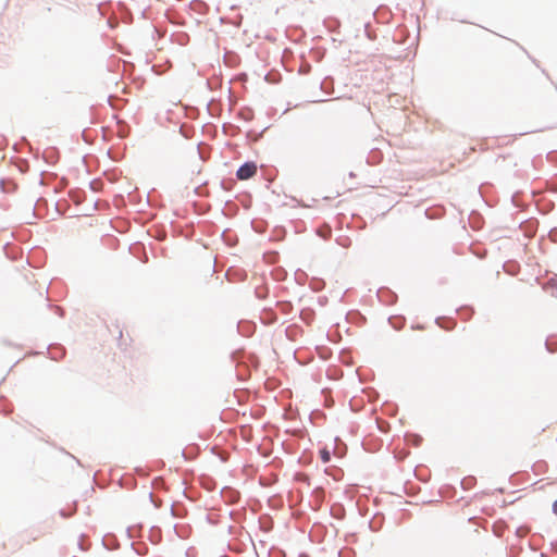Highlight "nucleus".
<instances>
[{"instance_id": "f257e3e1", "label": "nucleus", "mask_w": 557, "mask_h": 557, "mask_svg": "<svg viewBox=\"0 0 557 557\" xmlns=\"http://www.w3.org/2000/svg\"><path fill=\"white\" fill-rule=\"evenodd\" d=\"M230 357L236 364V375L240 381H246L249 377L250 369L257 368L259 363L256 355L247 354L243 348L234 350Z\"/></svg>"}, {"instance_id": "f03ea898", "label": "nucleus", "mask_w": 557, "mask_h": 557, "mask_svg": "<svg viewBox=\"0 0 557 557\" xmlns=\"http://www.w3.org/2000/svg\"><path fill=\"white\" fill-rule=\"evenodd\" d=\"M258 170L257 163L255 161H246L236 171V177L239 181H246L256 175Z\"/></svg>"}, {"instance_id": "7ed1b4c3", "label": "nucleus", "mask_w": 557, "mask_h": 557, "mask_svg": "<svg viewBox=\"0 0 557 557\" xmlns=\"http://www.w3.org/2000/svg\"><path fill=\"white\" fill-rule=\"evenodd\" d=\"M376 297L379 301L385 306H392L396 304L398 299L397 294L386 286L380 287L377 289Z\"/></svg>"}, {"instance_id": "20e7f679", "label": "nucleus", "mask_w": 557, "mask_h": 557, "mask_svg": "<svg viewBox=\"0 0 557 557\" xmlns=\"http://www.w3.org/2000/svg\"><path fill=\"white\" fill-rule=\"evenodd\" d=\"M41 158L47 164L54 165L60 159V152L55 147H48L42 151Z\"/></svg>"}, {"instance_id": "39448f33", "label": "nucleus", "mask_w": 557, "mask_h": 557, "mask_svg": "<svg viewBox=\"0 0 557 557\" xmlns=\"http://www.w3.org/2000/svg\"><path fill=\"white\" fill-rule=\"evenodd\" d=\"M373 16L377 23L386 24L392 17V12L387 7L381 5L373 12Z\"/></svg>"}, {"instance_id": "423d86ee", "label": "nucleus", "mask_w": 557, "mask_h": 557, "mask_svg": "<svg viewBox=\"0 0 557 557\" xmlns=\"http://www.w3.org/2000/svg\"><path fill=\"white\" fill-rule=\"evenodd\" d=\"M221 494H222V497H224L226 503H228V504L237 503L239 499V496H240L238 491H236L233 487H228V486L223 487Z\"/></svg>"}, {"instance_id": "0eeeda50", "label": "nucleus", "mask_w": 557, "mask_h": 557, "mask_svg": "<svg viewBox=\"0 0 557 557\" xmlns=\"http://www.w3.org/2000/svg\"><path fill=\"white\" fill-rule=\"evenodd\" d=\"M469 224L473 230H481L484 224V219L479 211H471L469 214Z\"/></svg>"}, {"instance_id": "6e6552de", "label": "nucleus", "mask_w": 557, "mask_h": 557, "mask_svg": "<svg viewBox=\"0 0 557 557\" xmlns=\"http://www.w3.org/2000/svg\"><path fill=\"white\" fill-rule=\"evenodd\" d=\"M435 323L445 331H451L457 325L456 320L450 317H437Z\"/></svg>"}, {"instance_id": "1a4fd4ad", "label": "nucleus", "mask_w": 557, "mask_h": 557, "mask_svg": "<svg viewBox=\"0 0 557 557\" xmlns=\"http://www.w3.org/2000/svg\"><path fill=\"white\" fill-rule=\"evenodd\" d=\"M48 352L52 360H61L65 356V348L60 344L50 345Z\"/></svg>"}, {"instance_id": "9d476101", "label": "nucleus", "mask_w": 557, "mask_h": 557, "mask_svg": "<svg viewBox=\"0 0 557 557\" xmlns=\"http://www.w3.org/2000/svg\"><path fill=\"white\" fill-rule=\"evenodd\" d=\"M330 513L334 519L343 520L346 516V509L342 503H334L331 505Z\"/></svg>"}, {"instance_id": "9b49d317", "label": "nucleus", "mask_w": 557, "mask_h": 557, "mask_svg": "<svg viewBox=\"0 0 557 557\" xmlns=\"http://www.w3.org/2000/svg\"><path fill=\"white\" fill-rule=\"evenodd\" d=\"M323 25L331 33L338 34L341 28V21L337 17L329 16L324 18Z\"/></svg>"}, {"instance_id": "f8f14e48", "label": "nucleus", "mask_w": 557, "mask_h": 557, "mask_svg": "<svg viewBox=\"0 0 557 557\" xmlns=\"http://www.w3.org/2000/svg\"><path fill=\"white\" fill-rule=\"evenodd\" d=\"M102 545L109 550H115L119 548V541L112 533H108L102 537Z\"/></svg>"}, {"instance_id": "ddd939ff", "label": "nucleus", "mask_w": 557, "mask_h": 557, "mask_svg": "<svg viewBox=\"0 0 557 557\" xmlns=\"http://www.w3.org/2000/svg\"><path fill=\"white\" fill-rule=\"evenodd\" d=\"M173 529H174L175 534L182 540L188 539L191 534V527L189 524L177 523V524H174Z\"/></svg>"}, {"instance_id": "4468645a", "label": "nucleus", "mask_w": 557, "mask_h": 557, "mask_svg": "<svg viewBox=\"0 0 557 557\" xmlns=\"http://www.w3.org/2000/svg\"><path fill=\"white\" fill-rule=\"evenodd\" d=\"M382 160H383V152L377 148L371 149L367 157V163L370 165H376Z\"/></svg>"}, {"instance_id": "2eb2a0df", "label": "nucleus", "mask_w": 557, "mask_h": 557, "mask_svg": "<svg viewBox=\"0 0 557 557\" xmlns=\"http://www.w3.org/2000/svg\"><path fill=\"white\" fill-rule=\"evenodd\" d=\"M69 197L75 205H81L86 197V193L81 188H73L69 191Z\"/></svg>"}, {"instance_id": "dca6fc26", "label": "nucleus", "mask_w": 557, "mask_h": 557, "mask_svg": "<svg viewBox=\"0 0 557 557\" xmlns=\"http://www.w3.org/2000/svg\"><path fill=\"white\" fill-rule=\"evenodd\" d=\"M389 325L396 330L399 331L405 326L406 318L404 315H391L388 318Z\"/></svg>"}, {"instance_id": "f3484780", "label": "nucleus", "mask_w": 557, "mask_h": 557, "mask_svg": "<svg viewBox=\"0 0 557 557\" xmlns=\"http://www.w3.org/2000/svg\"><path fill=\"white\" fill-rule=\"evenodd\" d=\"M255 327V324L247 321H239L237 324L238 332L244 336H250Z\"/></svg>"}, {"instance_id": "a211bd4d", "label": "nucleus", "mask_w": 557, "mask_h": 557, "mask_svg": "<svg viewBox=\"0 0 557 557\" xmlns=\"http://www.w3.org/2000/svg\"><path fill=\"white\" fill-rule=\"evenodd\" d=\"M315 312L311 308H304L300 310L299 318L301 319L302 322H305L308 325L313 322Z\"/></svg>"}, {"instance_id": "6ab92c4d", "label": "nucleus", "mask_w": 557, "mask_h": 557, "mask_svg": "<svg viewBox=\"0 0 557 557\" xmlns=\"http://www.w3.org/2000/svg\"><path fill=\"white\" fill-rule=\"evenodd\" d=\"M321 90H323L327 95H332L334 91V79L332 76H326L322 79L320 84Z\"/></svg>"}, {"instance_id": "aec40b11", "label": "nucleus", "mask_w": 557, "mask_h": 557, "mask_svg": "<svg viewBox=\"0 0 557 557\" xmlns=\"http://www.w3.org/2000/svg\"><path fill=\"white\" fill-rule=\"evenodd\" d=\"M456 313L461 317V319L469 320L474 313V309L472 306L463 305L456 309Z\"/></svg>"}, {"instance_id": "412c9836", "label": "nucleus", "mask_w": 557, "mask_h": 557, "mask_svg": "<svg viewBox=\"0 0 557 557\" xmlns=\"http://www.w3.org/2000/svg\"><path fill=\"white\" fill-rule=\"evenodd\" d=\"M16 183L10 178L0 180V189L3 193H13L16 189Z\"/></svg>"}, {"instance_id": "4be33fe9", "label": "nucleus", "mask_w": 557, "mask_h": 557, "mask_svg": "<svg viewBox=\"0 0 557 557\" xmlns=\"http://www.w3.org/2000/svg\"><path fill=\"white\" fill-rule=\"evenodd\" d=\"M190 9L200 13V14H206L209 7L206 2H203L202 0H193L189 4Z\"/></svg>"}, {"instance_id": "5701e85b", "label": "nucleus", "mask_w": 557, "mask_h": 557, "mask_svg": "<svg viewBox=\"0 0 557 557\" xmlns=\"http://www.w3.org/2000/svg\"><path fill=\"white\" fill-rule=\"evenodd\" d=\"M223 59L224 63L231 67L236 66L239 62V57L233 51H226Z\"/></svg>"}, {"instance_id": "b1692460", "label": "nucleus", "mask_w": 557, "mask_h": 557, "mask_svg": "<svg viewBox=\"0 0 557 557\" xmlns=\"http://www.w3.org/2000/svg\"><path fill=\"white\" fill-rule=\"evenodd\" d=\"M187 513V509L184 505H176L175 503L171 506V515L174 518H183Z\"/></svg>"}, {"instance_id": "393cba45", "label": "nucleus", "mask_w": 557, "mask_h": 557, "mask_svg": "<svg viewBox=\"0 0 557 557\" xmlns=\"http://www.w3.org/2000/svg\"><path fill=\"white\" fill-rule=\"evenodd\" d=\"M405 441L408 445L419 446L422 443V436L416 433H407Z\"/></svg>"}, {"instance_id": "a878e982", "label": "nucleus", "mask_w": 557, "mask_h": 557, "mask_svg": "<svg viewBox=\"0 0 557 557\" xmlns=\"http://www.w3.org/2000/svg\"><path fill=\"white\" fill-rule=\"evenodd\" d=\"M545 348L548 352L557 351V335H550L546 338Z\"/></svg>"}, {"instance_id": "bb28decb", "label": "nucleus", "mask_w": 557, "mask_h": 557, "mask_svg": "<svg viewBox=\"0 0 557 557\" xmlns=\"http://www.w3.org/2000/svg\"><path fill=\"white\" fill-rule=\"evenodd\" d=\"M271 275L274 281L282 282L286 280L287 272L284 268H275L274 270H272Z\"/></svg>"}, {"instance_id": "cd10ccee", "label": "nucleus", "mask_w": 557, "mask_h": 557, "mask_svg": "<svg viewBox=\"0 0 557 557\" xmlns=\"http://www.w3.org/2000/svg\"><path fill=\"white\" fill-rule=\"evenodd\" d=\"M222 131L225 135L235 136L240 133V128L234 124L225 123L222 126Z\"/></svg>"}, {"instance_id": "c85d7f7f", "label": "nucleus", "mask_w": 557, "mask_h": 557, "mask_svg": "<svg viewBox=\"0 0 557 557\" xmlns=\"http://www.w3.org/2000/svg\"><path fill=\"white\" fill-rule=\"evenodd\" d=\"M383 524V516H375L373 519L369 521V528L373 532H377L381 530Z\"/></svg>"}, {"instance_id": "c756f323", "label": "nucleus", "mask_w": 557, "mask_h": 557, "mask_svg": "<svg viewBox=\"0 0 557 557\" xmlns=\"http://www.w3.org/2000/svg\"><path fill=\"white\" fill-rule=\"evenodd\" d=\"M309 286L313 292H320L325 287V282L322 278L312 277Z\"/></svg>"}, {"instance_id": "7c9ffc66", "label": "nucleus", "mask_w": 557, "mask_h": 557, "mask_svg": "<svg viewBox=\"0 0 557 557\" xmlns=\"http://www.w3.org/2000/svg\"><path fill=\"white\" fill-rule=\"evenodd\" d=\"M117 127H119L117 133H119V136L121 138H125V137H127L129 135L131 127H129V125L126 122L119 121L117 122Z\"/></svg>"}, {"instance_id": "2f4dec72", "label": "nucleus", "mask_w": 557, "mask_h": 557, "mask_svg": "<svg viewBox=\"0 0 557 557\" xmlns=\"http://www.w3.org/2000/svg\"><path fill=\"white\" fill-rule=\"evenodd\" d=\"M382 410L385 414L394 417V416H396V413L398 411V407L396 404L386 401L383 404Z\"/></svg>"}, {"instance_id": "473e14b6", "label": "nucleus", "mask_w": 557, "mask_h": 557, "mask_svg": "<svg viewBox=\"0 0 557 557\" xmlns=\"http://www.w3.org/2000/svg\"><path fill=\"white\" fill-rule=\"evenodd\" d=\"M476 483V479L475 476L473 475H468V476H465L461 482H460V485L461 487L465 490V491H468L470 488H472Z\"/></svg>"}, {"instance_id": "72a5a7b5", "label": "nucleus", "mask_w": 557, "mask_h": 557, "mask_svg": "<svg viewBox=\"0 0 557 557\" xmlns=\"http://www.w3.org/2000/svg\"><path fill=\"white\" fill-rule=\"evenodd\" d=\"M149 540L153 544H158L161 541V529L159 527H152L150 529Z\"/></svg>"}, {"instance_id": "f704fd0d", "label": "nucleus", "mask_w": 557, "mask_h": 557, "mask_svg": "<svg viewBox=\"0 0 557 557\" xmlns=\"http://www.w3.org/2000/svg\"><path fill=\"white\" fill-rule=\"evenodd\" d=\"M425 214L429 219H437L444 214V209L441 207L435 209L429 208L425 210Z\"/></svg>"}, {"instance_id": "c9c22d12", "label": "nucleus", "mask_w": 557, "mask_h": 557, "mask_svg": "<svg viewBox=\"0 0 557 557\" xmlns=\"http://www.w3.org/2000/svg\"><path fill=\"white\" fill-rule=\"evenodd\" d=\"M238 116L244 121H250L253 117V111L250 108L240 109Z\"/></svg>"}, {"instance_id": "e433bc0d", "label": "nucleus", "mask_w": 557, "mask_h": 557, "mask_svg": "<svg viewBox=\"0 0 557 557\" xmlns=\"http://www.w3.org/2000/svg\"><path fill=\"white\" fill-rule=\"evenodd\" d=\"M307 278H308V274L306 272H304L302 270L298 269L295 272V282L298 285H305Z\"/></svg>"}, {"instance_id": "4c0bfd02", "label": "nucleus", "mask_w": 557, "mask_h": 557, "mask_svg": "<svg viewBox=\"0 0 557 557\" xmlns=\"http://www.w3.org/2000/svg\"><path fill=\"white\" fill-rule=\"evenodd\" d=\"M300 331H301V329H300L298 325H295V324H294V325H289V326H287V327H286L285 333H286V336H287L288 338L294 339L295 335H296L298 332H300Z\"/></svg>"}, {"instance_id": "58836bf2", "label": "nucleus", "mask_w": 557, "mask_h": 557, "mask_svg": "<svg viewBox=\"0 0 557 557\" xmlns=\"http://www.w3.org/2000/svg\"><path fill=\"white\" fill-rule=\"evenodd\" d=\"M277 306L280 307L281 311L284 313H289L293 309V304L288 300L278 301Z\"/></svg>"}, {"instance_id": "ea45409f", "label": "nucleus", "mask_w": 557, "mask_h": 557, "mask_svg": "<svg viewBox=\"0 0 557 557\" xmlns=\"http://www.w3.org/2000/svg\"><path fill=\"white\" fill-rule=\"evenodd\" d=\"M364 34L367 38L370 40H374L376 38V34L372 29L371 24L369 22L364 24Z\"/></svg>"}, {"instance_id": "a19ab883", "label": "nucleus", "mask_w": 557, "mask_h": 557, "mask_svg": "<svg viewBox=\"0 0 557 557\" xmlns=\"http://www.w3.org/2000/svg\"><path fill=\"white\" fill-rule=\"evenodd\" d=\"M251 226H252L253 231L259 234L263 233L265 230V225H264L263 221H260V222L252 221Z\"/></svg>"}, {"instance_id": "79ce46f5", "label": "nucleus", "mask_w": 557, "mask_h": 557, "mask_svg": "<svg viewBox=\"0 0 557 557\" xmlns=\"http://www.w3.org/2000/svg\"><path fill=\"white\" fill-rule=\"evenodd\" d=\"M320 458L323 463L331 461V453L327 448L320 449Z\"/></svg>"}, {"instance_id": "37998d69", "label": "nucleus", "mask_w": 557, "mask_h": 557, "mask_svg": "<svg viewBox=\"0 0 557 557\" xmlns=\"http://www.w3.org/2000/svg\"><path fill=\"white\" fill-rule=\"evenodd\" d=\"M262 519H263V517H261V518L259 519V522H260V529H261L262 531H264V532H270V531L272 530V528H273V521L271 520V518H269L268 523H263V522H262Z\"/></svg>"}, {"instance_id": "c03bdc74", "label": "nucleus", "mask_w": 557, "mask_h": 557, "mask_svg": "<svg viewBox=\"0 0 557 557\" xmlns=\"http://www.w3.org/2000/svg\"><path fill=\"white\" fill-rule=\"evenodd\" d=\"M364 392L368 393L369 401L374 403L377 400L379 393L374 388H367Z\"/></svg>"}, {"instance_id": "a18cd8bd", "label": "nucleus", "mask_w": 557, "mask_h": 557, "mask_svg": "<svg viewBox=\"0 0 557 557\" xmlns=\"http://www.w3.org/2000/svg\"><path fill=\"white\" fill-rule=\"evenodd\" d=\"M17 169L22 172V173H25L28 171L29 169V163L26 159H22V160H18L17 162Z\"/></svg>"}, {"instance_id": "49530a36", "label": "nucleus", "mask_w": 557, "mask_h": 557, "mask_svg": "<svg viewBox=\"0 0 557 557\" xmlns=\"http://www.w3.org/2000/svg\"><path fill=\"white\" fill-rule=\"evenodd\" d=\"M235 182L233 180H221L220 185L224 190H231L234 186Z\"/></svg>"}, {"instance_id": "de8ad7c7", "label": "nucleus", "mask_w": 557, "mask_h": 557, "mask_svg": "<svg viewBox=\"0 0 557 557\" xmlns=\"http://www.w3.org/2000/svg\"><path fill=\"white\" fill-rule=\"evenodd\" d=\"M530 532V528L527 527V525H520L519 528H517L516 530V535L518 537H524L528 533Z\"/></svg>"}, {"instance_id": "09e8293b", "label": "nucleus", "mask_w": 557, "mask_h": 557, "mask_svg": "<svg viewBox=\"0 0 557 557\" xmlns=\"http://www.w3.org/2000/svg\"><path fill=\"white\" fill-rule=\"evenodd\" d=\"M310 71H311V64L307 61H304L299 66V73L306 75V74H309Z\"/></svg>"}, {"instance_id": "8fccbe9b", "label": "nucleus", "mask_w": 557, "mask_h": 557, "mask_svg": "<svg viewBox=\"0 0 557 557\" xmlns=\"http://www.w3.org/2000/svg\"><path fill=\"white\" fill-rule=\"evenodd\" d=\"M84 537H85V534H81V537H79V542H78V547L81 550H88L90 548V543H85L84 542Z\"/></svg>"}, {"instance_id": "3c124183", "label": "nucleus", "mask_w": 557, "mask_h": 557, "mask_svg": "<svg viewBox=\"0 0 557 557\" xmlns=\"http://www.w3.org/2000/svg\"><path fill=\"white\" fill-rule=\"evenodd\" d=\"M336 242H337L338 245H341L344 248H347V247H349L351 245V240L348 237H344V238L338 237L336 239Z\"/></svg>"}, {"instance_id": "603ef678", "label": "nucleus", "mask_w": 557, "mask_h": 557, "mask_svg": "<svg viewBox=\"0 0 557 557\" xmlns=\"http://www.w3.org/2000/svg\"><path fill=\"white\" fill-rule=\"evenodd\" d=\"M255 294L256 296L259 298V299H263L268 296L269 294V290L265 288V289H261L260 287H257L255 289Z\"/></svg>"}, {"instance_id": "864d4df0", "label": "nucleus", "mask_w": 557, "mask_h": 557, "mask_svg": "<svg viewBox=\"0 0 557 557\" xmlns=\"http://www.w3.org/2000/svg\"><path fill=\"white\" fill-rule=\"evenodd\" d=\"M356 554L352 549H342L338 552V557H355Z\"/></svg>"}, {"instance_id": "5fc2aeb1", "label": "nucleus", "mask_w": 557, "mask_h": 557, "mask_svg": "<svg viewBox=\"0 0 557 557\" xmlns=\"http://www.w3.org/2000/svg\"><path fill=\"white\" fill-rule=\"evenodd\" d=\"M131 546H132V548H133V549H135V550H136L137 555H140V556L146 555V554H147V552H148V547H147V545H145V544H144V545L141 546V548H139V549H136V548H135V543H132V545H131Z\"/></svg>"}, {"instance_id": "6e6d98bb", "label": "nucleus", "mask_w": 557, "mask_h": 557, "mask_svg": "<svg viewBox=\"0 0 557 557\" xmlns=\"http://www.w3.org/2000/svg\"><path fill=\"white\" fill-rule=\"evenodd\" d=\"M100 185H102V182L99 181V180H92L90 183H89V186L92 190L97 191L100 187Z\"/></svg>"}, {"instance_id": "4d7b16f0", "label": "nucleus", "mask_w": 557, "mask_h": 557, "mask_svg": "<svg viewBox=\"0 0 557 557\" xmlns=\"http://www.w3.org/2000/svg\"><path fill=\"white\" fill-rule=\"evenodd\" d=\"M358 540V536L356 533H348L346 536H345V541L347 543H356Z\"/></svg>"}, {"instance_id": "13d9d810", "label": "nucleus", "mask_w": 557, "mask_h": 557, "mask_svg": "<svg viewBox=\"0 0 557 557\" xmlns=\"http://www.w3.org/2000/svg\"><path fill=\"white\" fill-rule=\"evenodd\" d=\"M230 518L234 521H239L242 518H245V513L238 515L236 511H230Z\"/></svg>"}, {"instance_id": "bf43d9fd", "label": "nucleus", "mask_w": 557, "mask_h": 557, "mask_svg": "<svg viewBox=\"0 0 557 557\" xmlns=\"http://www.w3.org/2000/svg\"><path fill=\"white\" fill-rule=\"evenodd\" d=\"M298 480L307 485H310V478L305 473H299L297 475Z\"/></svg>"}, {"instance_id": "052dcab7", "label": "nucleus", "mask_w": 557, "mask_h": 557, "mask_svg": "<svg viewBox=\"0 0 557 557\" xmlns=\"http://www.w3.org/2000/svg\"><path fill=\"white\" fill-rule=\"evenodd\" d=\"M325 55V50L323 51H315L314 52V60L320 62Z\"/></svg>"}, {"instance_id": "680f3d73", "label": "nucleus", "mask_w": 557, "mask_h": 557, "mask_svg": "<svg viewBox=\"0 0 557 557\" xmlns=\"http://www.w3.org/2000/svg\"><path fill=\"white\" fill-rule=\"evenodd\" d=\"M49 307H50V308H53V309L55 310V313H57L59 317H61V318H63V317H64L65 311H64V309H63V308H61V307H57V306L54 307V306H51V305H50Z\"/></svg>"}, {"instance_id": "e2e57ef3", "label": "nucleus", "mask_w": 557, "mask_h": 557, "mask_svg": "<svg viewBox=\"0 0 557 557\" xmlns=\"http://www.w3.org/2000/svg\"><path fill=\"white\" fill-rule=\"evenodd\" d=\"M261 135H262V132L260 134H258V135L255 134L252 131H248V133H247V137L251 138L253 136V140H258Z\"/></svg>"}, {"instance_id": "0e129e2a", "label": "nucleus", "mask_w": 557, "mask_h": 557, "mask_svg": "<svg viewBox=\"0 0 557 557\" xmlns=\"http://www.w3.org/2000/svg\"><path fill=\"white\" fill-rule=\"evenodd\" d=\"M182 456L184 457L185 460H191L194 458V455L193 454H188L186 451V449L182 450Z\"/></svg>"}, {"instance_id": "69168bd1", "label": "nucleus", "mask_w": 557, "mask_h": 557, "mask_svg": "<svg viewBox=\"0 0 557 557\" xmlns=\"http://www.w3.org/2000/svg\"><path fill=\"white\" fill-rule=\"evenodd\" d=\"M318 304H319L320 306H325V305L327 304V297H326V296H320V297L318 298Z\"/></svg>"}, {"instance_id": "338daca9", "label": "nucleus", "mask_w": 557, "mask_h": 557, "mask_svg": "<svg viewBox=\"0 0 557 557\" xmlns=\"http://www.w3.org/2000/svg\"><path fill=\"white\" fill-rule=\"evenodd\" d=\"M554 208H555V202H549V203H547V206L545 207V210L543 212L544 213L550 212L554 210Z\"/></svg>"}, {"instance_id": "774afa93", "label": "nucleus", "mask_w": 557, "mask_h": 557, "mask_svg": "<svg viewBox=\"0 0 557 557\" xmlns=\"http://www.w3.org/2000/svg\"><path fill=\"white\" fill-rule=\"evenodd\" d=\"M552 511L554 515L557 516V499L554 500L553 505H552Z\"/></svg>"}]
</instances>
